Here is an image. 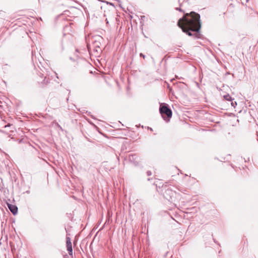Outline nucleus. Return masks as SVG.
<instances>
[{"mask_svg":"<svg viewBox=\"0 0 258 258\" xmlns=\"http://www.w3.org/2000/svg\"><path fill=\"white\" fill-rule=\"evenodd\" d=\"M140 56L141 57H142L143 58H145V55L144 54H143L142 53H141L140 54Z\"/></svg>","mask_w":258,"mask_h":258,"instance_id":"obj_12","label":"nucleus"},{"mask_svg":"<svg viewBox=\"0 0 258 258\" xmlns=\"http://www.w3.org/2000/svg\"><path fill=\"white\" fill-rule=\"evenodd\" d=\"M173 194H174V192L171 189H167L166 190V191L165 192L164 196L167 199H168V200H170V199H168L167 196L169 195L170 198L171 199V197L173 196Z\"/></svg>","mask_w":258,"mask_h":258,"instance_id":"obj_6","label":"nucleus"},{"mask_svg":"<svg viewBox=\"0 0 258 258\" xmlns=\"http://www.w3.org/2000/svg\"><path fill=\"white\" fill-rule=\"evenodd\" d=\"M147 175L148 176H150V175H152V172H151L150 171H148L147 172Z\"/></svg>","mask_w":258,"mask_h":258,"instance_id":"obj_11","label":"nucleus"},{"mask_svg":"<svg viewBox=\"0 0 258 258\" xmlns=\"http://www.w3.org/2000/svg\"><path fill=\"white\" fill-rule=\"evenodd\" d=\"M177 25L182 31L190 36L200 38V30L201 28L200 16L199 14L191 12L184 14L177 22Z\"/></svg>","mask_w":258,"mask_h":258,"instance_id":"obj_1","label":"nucleus"},{"mask_svg":"<svg viewBox=\"0 0 258 258\" xmlns=\"http://www.w3.org/2000/svg\"><path fill=\"white\" fill-rule=\"evenodd\" d=\"M57 126L58 127V128H60V130H62V127L60 126V125L59 124L57 123Z\"/></svg>","mask_w":258,"mask_h":258,"instance_id":"obj_14","label":"nucleus"},{"mask_svg":"<svg viewBox=\"0 0 258 258\" xmlns=\"http://www.w3.org/2000/svg\"><path fill=\"white\" fill-rule=\"evenodd\" d=\"M176 10L180 12H184V11L180 8H176Z\"/></svg>","mask_w":258,"mask_h":258,"instance_id":"obj_10","label":"nucleus"},{"mask_svg":"<svg viewBox=\"0 0 258 258\" xmlns=\"http://www.w3.org/2000/svg\"><path fill=\"white\" fill-rule=\"evenodd\" d=\"M224 98L226 100H227V101H232L233 100L232 97L229 94H226L225 95H224Z\"/></svg>","mask_w":258,"mask_h":258,"instance_id":"obj_7","label":"nucleus"},{"mask_svg":"<svg viewBox=\"0 0 258 258\" xmlns=\"http://www.w3.org/2000/svg\"><path fill=\"white\" fill-rule=\"evenodd\" d=\"M136 155H130V156H129V159H130V160H132V159L133 160V159H135V158H136Z\"/></svg>","mask_w":258,"mask_h":258,"instance_id":"obj_8","label":"nucleus"},{"mask_svg":"<svg viewBox=\"0 0 258 258\" xmlns=\"http://www.w3.org/2000/svg\"><path fill=\"white\" fill-rule=\"evenodd\" d=\"M11 125H12V124H10V123H8V124L5 125V126H4V127L6 128L7 127H10V126H11Z\"/></svg>","mask_w":258,"mask_h":258,"instance_id":"obj_13","label":"nucleus"},{"mask_svg":"<svg viewBox=\"0 0 258 258\" xmlns=\"http://www.w3.org/2000/svg\"><path fill=\"white\" fill-rule=\"evenodd\" d=\"M8 206L9 210L14 215L17 214L18 211V208L16 206L11 204H8Z\"/></svg>","mask_w":258,"mask_h":258,"instance_id":"obj_5","label":"nucleus"},{"mask_svg":"<svg viewBox=\"0 0 258 258\" xmlns=\"http://www.w3.org/2000/svg\"><path fill=\"white\" fill-rule=\"evenodd\" d=\"M159 111L163 118L166 121H168L172 117V111L166 104L160 105Z\"/></svg>","mask_w":258,"mask_h":258,"instance_id":"obj_2","label":"nucleus"},{"mask_svg":"<svg viewBox=\"0 0 258 258\" xmlns=\"http://www.w3.org/2000/svg\"><path fill=\"white\" fill-rule=\"evenodd\" d=\"M102 39V38L100 37H97L96 38V39H95L93 42L91 47H92L93 50L94 52H96L97 53H99L101 51V44L100 42V40Z\"/></svg>","mask_w":258,"mask_h":258,"instance_id":"obj_3","label":"nucleus"},{"mask_svg":"<svg viewBox=\"0 0 258 258\" xmlns=\"http://www.w3.org/2000/svg\"><path fill=\"white\" fill-rule=\"evenodd\" d=\"M232 101V102H231V105H232V106H233L234 107H235V106L237 105L236 102V101L233 102V100H232V101Z\"/></svg>","mask_w":258,"mask_h":258,"instance_id":"obj_9","label":"nucleus"},{"mask_svg":"<svg viewBox=\"0 0 258 258\" xmlns=\"http://www.w3.org/2000/svg\"><path fill=\"white\" fill-rule=\"evenodd\" d=\"M66 240L67 250L69 252V255L73 256V248L71 238L69 237H67Z\"/></svg>","mask_w":258,"mask_h":258,"instance_id":"obj_4","label":"nucleus"}]
</instances>
